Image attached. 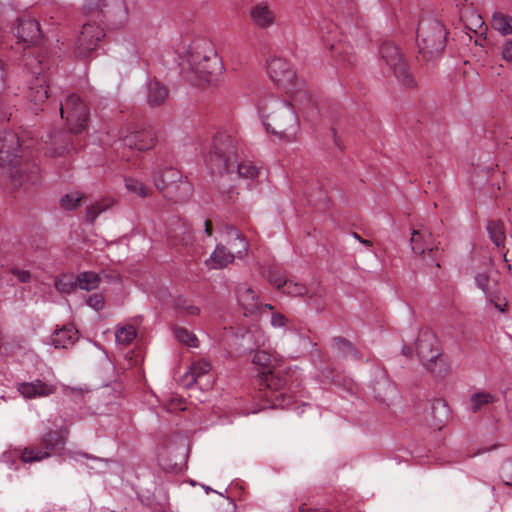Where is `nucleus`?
<instances>
[{"instance_id":"obj_32","label":"nucleus","mask_w":512,"mask_h":512,"mask_svg":"<svg viewBox=\"0 0 512 512\" xmlns=\"http://www.w3.org/2000/svg\"><path fill=\"white\" fill-rule=\"evenodd\" d=\"M115 200L112 198H104L90 206L87 210L86 218L89 222L93 223L96 218L104 211L113 207Z\"/></svg>"},{"instance_id":"obj_3","label":"nucleus","mask_w":512,"mask_h":512,"mask_svg":"<svg viewBox=\"0 0 512 512\" xmlns=\"http://www.w3.org/2000/svg\"><path fill=\"white\" fill-rule=\"evenodd\" d=\"M270 79L289 96L295 105L310 101L305 83L299 79L290 63L282 57H272L267 62Z\"/></svg>"},{"instance_id":"obj_22","label":"nucleus","mask_w":512,"mask_h":512,"mask_svg":"<svg viewBox=\"0 0 512 512\" xmlns=\"http://www.w3.org/2000/svg\"><path fill=\"white\" fill-rule=\"evenodd\" d=\"M494 263L491 257H488L485 262V271H479L475 275V282L479 289H481L487 297H492L496 287L497 280L492 279L490 276V270L493 269Z\"/></svg>"},{"instance_id":"obj_25","label":"nucleus","mask_w":512,"mask_h":512,"mask_svg":"<svg viewBox=\"0 0 512 512\" xmlns=\"http://www.w3.org/2000/svg\"><path fill=\"white\" fill-rule=\"evenodd\" d=\"M27 98L34 104V111H37L38 107L46 101L48 98V86L44 77H37L35 79V82L29 87Z\"/></svg>"},{"instance_id":"obj_5","label":"nucleus","mask_w":512,"mask_h":512,"mask_svg":"<svg viewBox=\"0 0 512 512\" xmlns=\"http://www.w3.org/2000/svg\"><path fill=\"white\" fill-rule=\"evenodd\" d=\"M237 158V140L228 131H218L209 151L208 162L218 173L231 172Z\"/></svg>"},{"instance_id":"obj_40","label":"nucleus","mask_w":512,"mask_h":512,"mask_svg":"<svg viewBox=\"0 0 512 512\" xmlns=\"http://www.w3.org/2000/svg\"><path fill=\"white\" fill-rule=\"evenodd\" d=\"M81 199L82 196L78 192H72L61 198V207L66 210H73L79 205Z\"/></svg>"},{"instance_id":"obj_13","label":"nucleus","mask_w":512,"mask_h":512,"mask_svg":"<svg viewBox=\"0 0 512 512\" xmlns=\"http://www.w3.org/2000/svg\"><path fill=\"white\" fill-rule=\"evenodd\" d=\"M16 36L24 48L38 44L42 39V32L38 21L29 17L19 18Z\"/></svg>"},{"instance_id":"obj_57","label":"nucleus","mask_w":512,"mask_h":512,"mask_svg":"<svg viewBox=\"0 0 512 512\" xmlns=\"http://www.w3.org/2000/svg\"><path fill=\"white\" fill-rule=\"evenodd\" d=\"M495 307L499 308L501 311H504V309L500 308L498 304H495Z\"/></svg>"},{"instance_id":"obj_44","label":"nucleus","mask_w":512,"mask_h":512,"mask_svg":"<svg viewBox=\"0 0 512 512\" xmlns=\"http://www.w3.org/2000/svg\"><path fill=\"white\" fill-rule=\"evenodd\" d=\"M11 273L17 277V279L22 282V283H26V282H29L30 279H31V275L28 271L26 270H21L19 268H12L11 269Z\"/></svg>"},{"instance_id":"obj_19","label":"nucleus","mask_w":512,"mask_h":512,"mask_svg":"<svg viewBox=\"0 0 512 512\" xmlns=\"http://www.w3.org/2000/svg\"><path fill=\"white\" fill-rule=\"evenodd\" d=\"M253 23L259 28H269L275 23V14L267 2H258L250 10Z\"/></svg>"},{"instance_id":"obj_30","label":"nucleus","mask_w":512,"mask_h":512,"mask_svg":"<svg viewBox=\"0 0 512 512\" xmlns=\"http://www.w3.org/2000/svg\"><path fill=\"white\" fill-rule=\"evenodd\" d=\"M487 231L491 241L501 247L506 240V230L502 220H490L487 224Z\"/></svg>"},{"instance_id":"obj_49","label":"nucleus","mask_w":512,"mask_h":512,"mask_svg":"<svg viewBox=\"0 0 512 512\" xmlns=\"http://www.w3.org/2000/svg\"><path fill=\"white\" fill-rule=\"evenodd\" d=\"M192 232L190 230L185 231L184 237L182 238V245L189 247L192 244Z\"/></svg>"},{"instance_id":"obj_2","label":"nucleus","mask_w":512,"mask_h":512,"mask_svg":"<svg viewBox=\"0 0 512 512\" xmlns=\"http://www.w3.org/2000/svg\"><path fill=\"white\" fill-rule=\"evenodd\" d=\"M292 102L268 94L260 97L256 106L265 131L286 142L296 141L300 133L299 118Z\"/></svg>"},{"instance_id":"obj_7","label":"nucleus","mask_w":512,"mask_h":512,"mask_svg":"<svg viewBox=\"0 0 512 512\" xmlns=\"http://www.w3.org/2000/svg\"><path fill=\"white\" fill-rule=\"evenodd\" d=\"M447 31L437 20H423L417 28L419 52L426 60L439 56L446 46Z\"/></svg>"},{"instance_id":"obj_9","label":"nucleus","mask_w":512,"mask_h":512,"mask_svg":"<svg viewBox=\"0 0 512 512\" xmlns=\"http://www.w3.org/2000/svg\"><path fill=\"white\" fill-rule=\"evenodd\" d=\"M118 138L124 146L141 152L152 149L156 144L155 133L152 130L138 129L131 124L123 125L119 129Z\"/></svg>"},{"instance_id":"obj_6","label":"nucleus","mask_w":512,"mask_h":512,"mask_svg":"<svg viewBox=\"0 0 512 512\" xmlns=\"http://www.w3.org/2000/svg\"><path fill=\"white\" fill-rule=\"evenodd\" d=\"M152 180L163 196L171 201H184L191 195V185L183 178L181 172L174 167L167 166L157 169L152 176Z\"/></svg>"},{"instance_id":"obj_47","label":"nucleus","mask_w":512,"mask_h":512,"mask_svg":"<svg viewBox=\"0 0 512 512\" xmlns=\"http://www.w3.org/2000/svg\"><path fill=\"white\" fill-rule=\"evenodd\" d=\"M181 309L184 311V313L188 316H196L200 314V309L192 304L183 305Z\"/></svg>"},{"instance_id":"obj_35","label":"nucleus","mask_w":512,"mask_h":512,"mask_svg":"<svg viewBox=\"0 0 512 512\" xmlns=\"http://www.w3.org/2000/svg\"><path fill=\"white\" fill-rule=\"evenodd\" d=\"M125 187L130 193L141 198L148 197L151 194L150 188H148L142 181L133 177L125 178Z\"/></svg>"},{"instance_id":"obj_39","label":"nucleus","mask_w":512,"mask_h":512,"mask_svg":"<svg viewBox=\"0 0 512 512\" xmlns=\"http://www.w3.org/2000/svg\"><path fill=\"white\" fill-rule=\"evenodd\" d=\"M76 285H77V281L74 282L73 278L68 275H63L55 281L56 289L62 293L72 292Z\"/></svg>"},{"instance_id":"obj_8","label":"nucleus","mask_w":512,"mask_h":512,"mask_svg":"<svg viewBox=\"0 0 512 512\" xmlns=\"http://www.w3.org/2000/svg\"><path fill=\"white\" fill-rule=\"evenodd\" d=\"M386 65L391 76L403 90H415L419 84L415 75L405 60L400 48L392 42L386 41Z\"/></svg>"},{"instance_id":"obj_24","label":"nucleus","mask_w":512,"mask_h":512,"mask_svg":"<svg viewBox=\"0 0 512 512\" xmlns=\"http://www.w3.org/2000/svg\"><path fill=\"white\" fill-rule=\"evenodd\" d=\"M228 251L234 254L235 258L242 259L247 255L248 242L246 238L235 228H230L226 232Z\"/></svg>"},{"instance_id":"obj_17","label":"nucleus","mask_w":512,"mask_h":512,"mask_svg":"<svg viewBox=\"0 0 512 512\" xmlns=\"http://www.w3.org/2000/svg\"><path fill=\"white\" fill-rule=\"evenodd\" d=\"M410 243L415 254H424L425 252L437 253L438 247L432 237V234L426 228L414 229L411 233Z\"/></svg>"},{"instance_id":"obj_56","label":"nucleus","mask_w":512,"mask_h":512,"mask_svg":"<svg viewBox=\"0 0 512 512\" xmlns=\"http://www.w3.org/2000/svg\"><path fill=\"white\" fill-rule=\"evenodd\" d=\"M476 22H477V23H479L480 25H482V24H483V22H482V20H481V17H477Z\"/></svg>"},{"instance_id":"obj_53","label":"nucleus","mask_w":512,"mask_h":512,"mask_svg":"<svg viewBox=\"0 0 512 512\" xmlns=\"http://www.w3.org/2000/svg\"><path fill=\"white\" fill-rule=\"evenodd\" d=\"M504 483L507 486H512V466L509 469V475L504 479Z\"/></svg>"},{"instance_id":"obj_28","label":"nucleus","mask_w":512,"mask_h":512,"mask_svg":"<svg viewBox=\"0 0 512 512\" xmlns=\"http://www.w3.org/2000/svg\"><path fill=\"white\" fill-rule=\"evenodd\" d=\"M422 364L435 377H445L451 370L447 357L441 351L436 358H433L431 361H424Z\"/></svg>"},{"instance_id":"obj_42","label":"nucleus","mask_w":512,"mask_h":512,"mask_svg":"<svg viewBox=\"0 0 512 512\" xmlns=\"http://www.w3.org/2000/svg\"><path fill=\"white\" fill-rule=\"evenodd\" d=\"M288 318L282 313H273L271 316V325L274 328H284L288 324Z\"/></svg>"},{"instance_id":"obj_27","label":"nucleus","mask_w":512,"mask_h":512,"mask_svg":"<svg viewBox=\"0 0 512 512\" xmlns=\"http://www.w3.org/2000/svg\"><path fill=\"white\" fill-rule=\"evenodd\" d=\"M236 258L228 249L223 245H217L215 250L206 260V264L211 269H222L231 264Z\"/></svg>"},{"instance_id":"obj_15","label":"nucleus","mask_w":512,"mask_h":512,"mask_svg":"<svg viewBox=\"0 0 512 512\" xmlns=\"http://www.w3.org/2000/svg\"><path fill=\"white\" fill-rule=\"evenodd\" d=\"M103 37L104 31L98 24H84L78 38V54L85 57L88 53L96 49Z\"/></svg>"},{"instance_id":"obj_51","label":"nucleus","mask_w":512,"mask_h":512,"mask_svg":"<svg viewBox=\"0 0 512 512\" xmlns=\"http://www.w3.org/2000/svg\"><path fill=\"white\" fill-rule=\"evenodd\" d=\"M204 232L208 237L212 235V223L208 219L204 221Z\"/></svg>"},{"instance_id":"obj_12","label":"nucleus","mask_w":512,"mask_h":512,"mask_svg":"<svg viewBox=\"0 0 512 512\" xmlns=\"http://www.w3.org/2000/svg\"><path fill=\"white\" fill-rule=\"evenodd\" d=\"M413 348L422 363L436 358L441 351L435 333L428 327H422L419 329L417 337L413 343Z\"/></svg>"},{"instance_id":"obj_11","label":"nucleus","mask_w":512,"mask_h":512,"mask_svg":"<svg viewBox=\"0 0 512 512\" xmlns=\"http://www.w3.org/2000/svg\"><path fill=\"white\" fill-rule=\"evenodd\" d=\"M63 445L64 440L61 436H58L56 433L49 432L43 437L41 447L36 448L29 446L24 448L20 458L25 463L40 462L49 458L51 451L62 449Z\"/></svg>"},{"instance_id":"obj_18","label":"nucleus","mask_w":512,"mask_h":512,"mask_svg":"<svg viewBox=\"0 0 512 512\" xmlns=\"http://www.w3.org/2000/svg\"><path fill=\"white\" fill-rule=\"evenodd\" d=\"M237 299L245 316L256 315L261 312L262 304L255 291L246 285L238 288Z\"/></svg>"},{"instance_id":"obj_31","label":"nucleus","mask_w":512,"mask_h":512,"mask_svg":"<svg viewBox=\"0 0 512 512\" xmlns=\"http://www.w3.org/2000/svg\"><path fill=\"white\" fill-rule=\"evenodd\" d=\"M491 25L502 35L512 34V16L501 12L494 13Z\"/></svg>"},{"instance_id":"obj_37","label":"nucleus","mask_w":512,"mask_h":512,"mask_svg":"<svg viewBox=\"0 0 512 512\" xmlns=\"http://www.w3.org/2000/svg\"><path fill=\"white\" fill-rule=\"evenodd\" d=\"M175 338L178 342L192 348L199 346V340L196 335L184 327H177L174 330Z\"/></svg>"},{"instance_id":"obj_10","label":"nucleus","mask_w":512,"mask_h":512,"mask_svg":"<svg viewBox=\"0 0 512 512\" xmlns=\"http://www.w3.org/2000/svg\"><path fill=\"white\" fill-rule=\"evenodd\" d=\"M60 113L61 117L67 120L72 132L79 133L87 127V108L77 95L67 97L60 107Z\"/></svg>"},{"instance_id":"obj_26","label":"nucleus","mask_w":512,"mask_h":512,"mask_svg":"<svg viewBox=\"0 0 512 512\" xmlns=\"http://www.w3.org/2000/svg\"><path fill=\"white\" fill-rule=\"evenodd\" d=\"M78 339V331L73 326H64L56 329L51 337V343L55 348H68Z\"/></svg>"},{"instance_id":"obj_38","label":"nucleus","mask_w":512,"mask_h":512,"mask_svg":"<svg viewBox=\"0 0 512 512\" xmlns=\"http://www.w3.org/2000/svg\"><path fill=\"white\" fill-rule=\"evenodd\" d=\"M234 168L237 169L239 176L244 179L253 180L259 174V169L250 162H242L238 164L236 161L231 171H233Z\"/></svg>"},{"instance_id":"obj_20","label":"nucleus","mask_w":512,"mask_h":512,"mask_svg":"<svg viewBox=\"0 0 512 512\" xmlns=\"http://www.w3.org/2000/svg\"><path fill=\"white\" fill-rule=\"evenodd\" d=\"M270 282L283 293L297 297L308 295L309 298H313L314 292L309 291V289L302 283L294 282L292 280H286L284 277H271Z\"/></svg>"},{"instance_id":"obj_54","label":"nucleus","mask_w":512,"mask_h":512,"mask_svg":"<svg viewBox=\"0 0 512 512\" xmlns=\"http://www.w3.org/2000/svg\"><path fill=\"white\" fill-rule=\"evenodd\" d=\"M354 237H355L356 239H358L359 241H361L362 243H364V244H366V245H369V241H367V240H362V239L358 236V234L354 233Z\"/></svg>"},{"instance_id":"obj_46","label":"nucleus","mask_w":512,"mask_h":512,"mask_svg":"<svg viewBox=\"0 0 512 512\" xmlns=\"http://www.w3.org/2000/svg\"><path fill=\"white\" fill-rule=\"evenodd\" d=\"M267 341H268V338L265 335V333L261 330H258L256 332V337H255V341H254L255 346H257L258 348L264 347L266 345Z\"/></svg>"},{"instance_id":"obj_43","label":"nucleus","mask_w":512,"mask_h":512,"mask_svg":"<svg viewBox=\"0 0 512 512\" xmlns=\"http://www.w3.org/2000/svg\"><path fill=\"white\" fill-rule=\"evenodd\" d=\"M503 260L505 263V268L512 275V239L508 243V247L503 253Z\"/></svg>"},{"instance_id":"obj_29","label":"nucleus","mask_w":512,"mask_h":512,"mask_svg":"<svg viewBox=\"0 0 512 512\" xmlns=\"http://www.w3.org/2000/svg\"><path fill=\"white\" fill-rule=\"evenodd\" d=\"M168 98V90L160 82L153 80L148 84V103L151 106H159Z\"/></svg>"},{"instance_id":"obj_55","label":"nucleus","mask_w":512,"mask_h":512,"mask_svg":"<svg viewBox=\"0 0 512 512\" xmlns=\"http://www.w3.org/2000/svg\"><path fill=\"white\" fill-rule=\"evenodd\" d=\"M263 308H266V309H269V310H272L273 309V306L271 304H265V305H262V309Z\"/></svg>"},{"instance_id":"obj_48","label":"nucleus","mask_w":512,"mask_h":512,"mask_svg":"<svg viewBox=\"0 0 512 512\" xmlns=\"http://www.w3.org/2000/svg\"><path fill=\"white\" fill-rule=\"evenodd\" d=\"M433 411L441 409L443 412H447L446 404L442 400H434L431 404Z\"/></svg>"},{"instance_id":"obj_52","label":"nucleus","mask_w":512,"mask_h":512,"mask_svg":"<svg viewBox=\"0 0 512 512\" xmlns=\"http://www.w3.org/2000/svg\"><path fill=\"white\" fill-rule=\"evenodd\" d=\"M9 120L8 112L6 111L5 107L2 103H0V121Z\"/></svg>"},{"instance_id":"obj_41","label":"nucleus","mask_w":512,"mask_h":512,"mask_svg":"<svg viewBox=\"0 0 512 512\" xmlns=\"http://www.w3.org/2000/svg\"><path fill=\"white\" fill-rule=\"evenodd\" d=\"M87 305L96 311L101 310L105 305L104 297L101 294H93L87 299Z\"/></svg>"},{"instance_id":"obj_50","label":"nucleus","mask_w":512,"mask_h":512,"mask_svg":"<svg viewBox=\"0 0 512 512\" xmlns=\"http://www.w3.org/2000/svg\"><path fill=\"white\" fill-rule=\"evenodd\" d=\"M401 354L408 359H411L413 356V348L409 345L404 344L401 348Z\"/></svg>"},{"instance_id":"obj_36","label":"nucleus","mask_w":512,"mask_h":512,"mask_svg":"<svg viewBox=\"0 0 512 512\" xmlns=\"http://www.w3.org/2000/svg\"><path fill=\"white\" fill-rule=\"evenodd\" d=\"M470 401L473 412H478L484 406L494 403L496 401V397L489 392L481 391L474 393L471 396Z\"/></svg>"},{"instance_id":"obj_16","label":"nucleus","mask_w":512,"mask_h":512,"mask_svg":"<svg viewBox=\"0 0 512 512\" xmlns=\"http://www.w3.org/2000/svg\"><path fill=\"white\" fill-rule=\"evenodd\" d=\"M283 362V357L271 350L257 349L252 356V363L261 371L262 376L274 372Z\"/></svg>"},{"instance_id":"obj_45","label":"nucleus","mask_w":512,"mask_h":512,"mask_svg":"<svg viewBox=\"0 0 512 512\" xmlns=\"http://www.w3.org/2000/svg\"><path fill=\"white\" fill-rule=\"evenodd\" d=\"M502 57L505 61L512 62V40H509L504 44Z\"/></svg>"},{"instance_id":"obj_21","label":"nucleus","mask_w":512,"mask_h":512,"mask_svg":"<svg viewBox=\"0 0 512 512\" xmlns=\"http://www.w3.org/2000/svg\"><path fill=\"white\" fill-rule=\"evenodd\" d=\"M263 385H265L272 392H279L275 396L273 406L274 407H285L289 404V401H286L285 395L281 390L285 386L284 379L280 378L276 372L266 373L261 377Z\"/></svg>"},{"instance_id":"obj_1","label":"nucleus","mask_w":512,"mask_h":512,"mask_svg":"<svg viewBox=\"0 0 512 512\" xmlns=\"http://www.w3.org/2000/svg\"><path fill=\"white\" fill-rule=\"evenodd\" d=\"M176 53L182 70L196 85L211 83L222 70L221 60L208 39L186 37L177 46Z\"/></svg>"},{"instance_id":"obj_4","label":"nucleus","mask_w":512,"mask_h":512,"mask_svg":"<svg viewBox=\"0 0 512 512\" xmlns=\"http://www.w3.org/2000/svg\"><path fill=\"white\" fill-rule=\"evenodd\" d=\"M19 139L13 133H7L0 139V179L10 178L14 187L20 186L24 181L35 182L37 175L22 176L24 170L19 168Z\"/></svg>"},{"instance_id":"obj_33","label":"nucleus","mask_w":512,"mask_h":512,"mask_svg":"<svg viewBox=\"0 0 512 512\" xmlns=\"http://www.w3.org/2000/svg\"><path fill=\"white\" fill-rule=\"evenodd\" d=\"M136 334V329L132 325L119 326L115 331L116 343L127 346L135 339Z\"/></svg>"},{"instance_id":"obj_34","label":"nucleus","mask_w":512,"mask_h":512,"mask_svg":"<svg viewBox=\"0 0 512 512\" xmlns=\"http://www.w3.org/2000/svg\"><path fill=\"white\" fill-rule=\"evenodd\" d=\"M100 284V277L95 272H83L77 277V285L80 289L90 291Z\"/></svg>"},{"instance_id":"obj_14","label":"nucleus","mask_w":512,"mask_h":512,"mask_svg":"<svg viewBox=\"0 0 512 512\" xmlns=\"http://www.w3.org/2000/svg\"><path fill=\"white\" fill-rule=\"evenodd\" d=\"M210 370L211 364L206 360L193 362L183 376L186 385L199 384L201 388L210 389L213 385Z\"/></svg>"},{"instance_id":"obj_23","label":"nucleus","mask_w":512,"mask_h":512,"mask_svg":"<svg viewBox=\"0 0 512 512\" xmlns=\"http://www.w3.org/2000/svg\"><path fill=\"white\" fill-rule=\"evenodd\" d=\"M53 385L36 380L30 383H22L19 385L18 391L25 398L46 397L55 392Z\"/></svg>"}]
</instances>
